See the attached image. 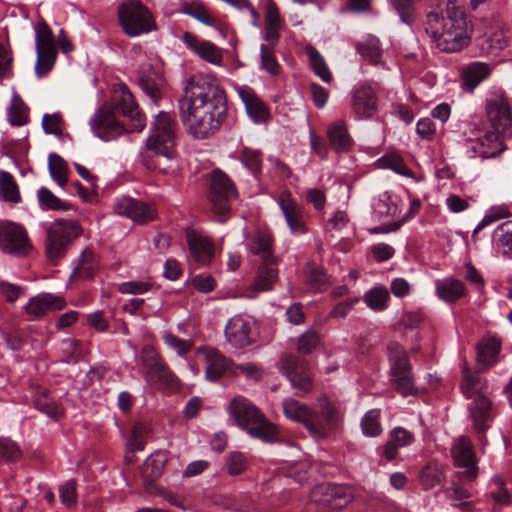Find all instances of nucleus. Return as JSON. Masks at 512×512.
I'll use <instances>...</instances> for the list:
<instances>
[{
	"label": "nucleus",
	"mask_w": 512,
	"mask_h": 512,
	"mask_svg": "<svg viewBox=\"0 0 512 512\" xmlns=\"http://www.w3.org/2000/svg\"><path fill=\"white\" fill-rule=\"evenodd\" d=\"M487 115L495 131L512 136V113L508 101L503 96H495L487 101Z\"/></svg>",
	"instance_id": "14"
},
{
	"label": "nucleus",
	"mask_w": 512,
	"mask_h": 512,
	"mask_svg": "<svg viewBox=\"0 0 512 512\" xmlns=\"http://www.w3.org/2000/svg\"><path fill=\"white\" fill-rule=\"evenodd\" d=\"M182 12L207 26L213 25V20L209 11L198 1L183 4Z\"/></svg>",
	"instance_id": "48"
},
{
	"label": "nucleus",
	"mask_w": 512,
	"mask_h": 512,
	"mask_svg": "<svg viewBox=\"0 0 512 512\" xmlns=\"http://www.w3.org/2000/svg\"><path fill=\"white\" fill-rule=\"evenodd\" d=\"M452 457L455 465L465 468V477L472 480L477 475L475 466V453L471 441L467 437H459L455 440L452 449Z\"/></svg>",
	"instance_id": "21"
},
{
	"label": "nucleus",
	"mask_w": 512,
	"mask_h": 512,
	"mask_svg": "<svg viewBox=\"0 0 512 512\" xmlns=\"http://www.w3.org/2000/svg\"><path fill=\"white\" fill-rule=\"evenodd\" d=\"M501 344L495 338H486L477 345V361L478 364L487 369L493 366L497 361Z\"/></svg>",
	"instance_id": "33"
},
{
	"label": "nucleus",
	"mask_w": 512,
	"mask_h": 512,
	"mask_svg": "<svg viewBox=\"0 0 512 512\" xmlns=\"http://www.w3.org/2000/svg\"><path fill=\"white\" fill-rule=\"evenodd\" d=\"M152 288L150 281H127L119 284L118 291L122 294L141 295Z\"/></svg>",
	"instance_id": "60"
},
{
	"label": "nucleus",
	"mask_w": 512,
	"mask_h": 512,
	"mask_svg": "<svg viewBox=\"0 0 512 512\" xmlns=\"http://www.w3.org/2000/svg\"><path fill=\"white\" fill-rule=\"evenodd\" d=\"M8 120L12 125L23 126L28 122V108L18 94H14L8 108Z\"/></svg>",
	"instance_id": "46"
},
{
	"label": "nucleus",
	"mask_w": 512,
	"mask_h": 512,
	"mask_svg": "<svg viewBox=\"0 0 512 512\" xmlns=\"http://www.w3.org/2000/svg\"><path fill=\"white\" fill-rule=\"evenodd\" d=\"M260 59H261V69L265 70L272 76H276L281 71V66L278 63L273 51L262 44L260 46Z\"/></svg>",
	"instance_id": "53"
},
{
	"label": "nucleus",
	"mask_w": 512,
	"mask_h": 512,
	"mask_svg": "<svg viewBox=\"0 0 512 512\" xmlns=\"http://www.w3.org/2000/svg\"><path fill=\"white\" fill-rule=\"evenodd\" d=\"M435 286L438 297L446 302L457 301L465 291L463 283L454 278L437 280Z\"/></svg>",
	"instance_id": "36"
},
{
	"label": "nucleus",
	"mask_w": 512,
	"mask_h": 512,
	"mask_svg": "<svg viewBox=\"0 0 512 512\" xmlns=\"http://www.w3.org/2000/svg\"><path fill=\"white\" fill-rule=\"evenodd\" d=\"M181 40L188 50L196 54L202 60L216 66L222 64V51L214 43L201 39L190 32H184Z\"/></svg>",
	"instance_id": "18"
},
{
	"label": "nucleus",
	"mask_w": 512,
	"mask_h": 512,
	"mask_svg": "<svg viewBox=\"0 0 512 512\" xmlns=\"http://www.w3.org/2000/svg\"><path fill=\"white\" fill-rule=\"evenodd\" d=\"M413 441L412 434L404 428L397 427L391 432L390 440L384 445V456L388 461L396 458L398 448L409 445Z\"/></svg>",
	"instance_id": "37"
},
{
	"label": "nucleus",
	"mask_w": 512,
	"mask_h": 512,
	"mask_svg": "<svg viewBox=\"0 0 512 512\" xmlns=\"http://www.w3.org/2000/svg\"><path fill=\"white\" fill-rule=\"evenodd\" d=\"M240 160L255 176L261 170V155L259 151L245 148L241 152Z\"/></svg>",
	"instance_id": "56"
},
{
	"label": "nucleus",
	"mask_w": 512,
	"mask_h": 512,
	"mask_svg": "<svg viewBox=\"0 0 512 512\" xmlns=\"http://www.w3.org/2000/svg\"><path fill=\"white\" fill-rule=\"evenodd\" d=\"M59 496L63 505L68 508L74 507L77 503L76 481L68 480L59 488Z\"/></svg>",
	"instance_id": "59"
},
{
	"label": "nucleus",
	"mask_w": 512,
	"mask_h": 512,
	"mask_svg": "<svg viewBox=\"0 0 512 512\" xmlns=\"http://www.w3.org/2000/svg\"><path fill=\"white\" fill-rule=\"evenodd\" d=\"M328 138L331 147L337 152L348 150L352 144V139L343 121H337L328 128Z\"/></svg>",
	"instance_id": "39"
},
{
	"label": "nucleus",
	"mask_w": 512,
	"mask_h": 512,
	"mask_svg": "<svg viewBox=\"0 0 512 512\" xmlns=\"http://www.w3.org/2000/svg\"><path fill=\"white\" fill-rule=\"evenodd\" d=\"M96 270L95 255L92 250L85 249L74 267L70 281H79L91 279L94 276Z\"/></svg>",
	"instance_id": "34"
},
{
	"label": "nucleus",
	"mask_w": 512,
	"mask_h": 512,
	"mask_svg": "<svg viewBox=\"0 0 512 512\" xmlns=\"http://www.w3.org/2000/svg\"><path fill=\"white\" fill-rule=\"evenodd\" d=\"M197 356L205 363V377L215 382L226 372L230 374L233 363L219 350L212 347H201L196 351Z\"/></svg>",
	"instance_id": "15"
},
{
	"label": "nucleus",
	"mask_w": 512,
	"mask_h": 512,
	"mask_svg": "<svg viewBox=\"0 0 512 512\" xmlns=\"http://www.w3.org/2000/svg\"><path fill=\"white\" fill-rule=\"evenodd\" d=\"M389 292L384 286H376L364 294V302L374 311H383L388 307Z\"/></svg>",
	"instance_id": "44"
},
{
	"label": "nucleus",
	"mask_w": 512,
	"mask_h": 512,
	"mask_svg": "<svg viewBox=\"0 0 512 512\" xmlns=\"http://www.w3.org/2000/svg\"><path fill=\"white\" fill-rule=\"evenodd\" d=\"M491 70L488 64L483 62H474L463 69V85L468 91H472L484 79H486Z\"/></svg>",
	"instance_id": "35"
},
{
	"label": "nucleus",
	"mask_w": 512,
	"mask_h": 512,
	"mask_svg": "<svg viewBox=\"0 0 512 512\" xmlns=\"http://www.w3.org/2000/svg\"><path fill=\"white\" fill-rule=\"evenodd\" d=\"M380 411L377 409L369 410L361 421L362 431L367 436H378L381 433L379 424Z\"/></svg>",
	"instance_id": "55"
},
{
	"label": "nucleus",
	"mask_w": 512,
	"mask_h": 512,
	"mask_svg": "<svg viewBox=\"0 0 512 512\" xmlns=\"http://www.w3.org/2000/svg\"><path fill=\"white\" fill-rule=\"evenodd\" d=\"M498 245L503 255L512 258V221L500 224L496 229Z\"/></svg>",
	"instance_id": "49"
},
{
	"label": "nucleus",
	"mask_w": 512,
	"mask_h": 512,
	"mask_svg": "<svg viewBox=\"0 0 512 512\" xmlns=\"http://www.w3.org/2000/svg\"><path fill=\"white\" fill-rule=\"evenodd\" d=\"M283 369L295 389L302 393H307L311 390L312 377L308 364L304 360L288 356L283 361Z\"/></svg>",
	"instance_id": "20"
},
{
	"label": "nucleus",
	"mask_w": 512,
	"mask_h": 512,
	"mask_svg": "<svg viewBox=\"0 0 512 512\" xmlns=\"http://www.w3.org/2000/svg\"><path fill=\"white\" fill-rule=\"evenodd\" d=\"M183 126L195 139H207L221 127L226 113L224 90L215 80L196 75L188 81L178 100Z\"/></svg>",
	"instance_id": "1"
},
{
	"label": "nucleus",
	"mask_w": 512,
	"mask_h": 512,
	"mask_svg": "<svg viewBox=\"0 0 512 512\" xmlns=\"http://www.w3.org/2000/svg\"><path fill=\"white\" fill-rule=\"evenodd\" d=\"M250 251L261 258L262 263H274L276 261L273 256V236L272 233L266 230L257 231L251 242Z\"/></svg>",
	"instance_id": "31"
},
{
	"label": "nucleus",
	"mask_w": 512,
	"mask_h": 512,
	"mask_svg": "<svg viewBox=\"0 0 512 512\" xmlns=\"http://www.w3.org/2000/svg\"><path fill=\"white\" fill-rule=\"evenodd\" d=\"M319 491L321 498L318 501L331 509H342L353 499L351 489L341 485L323 484Z\"/></svg>",
	"instance_id": "24"
},
{
	"label": "nucleus",
	"mask_w": 512,
	"mask_h": 512,
	"mask_svg": "<svg viewBox=\"0 0 512 512\" xmlns=\"http://www.w3.org/2000/svg\"><path fill=\"white\" fill-rule=\"evenodd\" d=\"M276 265L277 261L274 263H262L253 284L255 291L264 292L272 289L278 279Z\"/></svg>",
	"instance_id": "40"
},
{
	"label": "nucleus",
	"mask_w": 512,
	"mask_h": 512,
	"mask_svg": "<svg viewBox=\"0 0 512 512\" xmlns=\"http://www.w3.org/2000/svg\"><path fill=\"white\" fill-rule=\"evenodd\" d=\"M189 250L196 262L201 265H208L214 256V245L211 239L198 231L187 233Z\"/></svg>",
	"instance_id": "23"
},
{
	"label": "nucleus",
	"mask_w": 512,
	"mask_h": 512,
	"mask_svg": "<svg viewBox=\"0 0 512 512\" xmlns=\"http://www.w3.org/2000/svg\"><path fill=\"white\" fill-rule=\"evenodd\" d=\"M278 203L291 232L304 233L306 228L303 221L302 207L292 199L289 193H283Z\"/></svg>",
	"instance_id": "25"
},
{
	"label": "nucleus",
	"mask_w": 512,
	"mask_h": 512,
	"mask_svg": "<svg viewBox=\"0 0 512 512\" xmlns=\"http://www.w3.org/2000/svg\"><path fill=\"white\" fill-rule=\"evenodd\" d=\"M33 246L23 225L3 221L0 223V250L6 254L21 257L27 255Z\"/></svg>",
	"instance_id": "12"
},
{
	"label": "nucleus",
	"mask_w": 512,
	"mask_h": 512,
	"mask_svg": "<svg viewBox=\"0 0 512 512\" xmlns=\"http://www.w3.org/2000/svg\"><path fill=\"white\" fill-rule=\"evenodd\" d=\"M237 93L244 103L247 114L255 123L267 120L269 116L268 109L251 88L240 87L237 89Z\"/></svg>",
	"instance_id": "27"
},
{
	"label": "nucleus",
	"mask_w": 512,
	"mask_h": 512,
	"mask_svg": "<svg viewBox=\"0 0 512 512\" xmlns=\"http://www.w3.org/2000/svg\"><path fill=\"white\" fill-rule=\"evenodd\" d=\"M387 350L392 387L404 397L415 394L414 374L405 349L399 343L391 342Z\"/></svg>",
	"instance_id": "5"
},
{
	"label": "nucleus",
	"mask_w": 512,
	"mask_h": 512,
	"mask_svg": "<svg viewBox=\"0 0 512 512\" xmlns=\"http://www.w3.org/2000/svg\"><path fill=\"white\" fill-rule=\"evenodd\" d=\"M142 363L145 367L146 378L169 389L180 386L178 377L169 369L156 350L151 346L142 349Z\"/></svg>",
	"instance_id": "13"
},
{
	"label": "nucleus",
	"mask_w": 512,
	"mask_h": 512,
	"mask_svg": "<svg viewBox=\"0 0 512 512\" xmlns=\"http://www.w3.org/2000/svg\"><path fill=\"white\" fill-rule=\"evenodd\" d=\"M253 327L254 321L251 317L236 315L229 319L226 324V339L235 348L246 347L254 341Z\"/></svg>",
	"instance_id": "16"
},
{
	"label": "nucleus",
	"mask_w": 512,
	"mask_h": 512,
	"mask_svg": "<svg viewBox=\"0 0 512 512\" xmlns=\"http://www.w3.org/2000/svg\"><path fill=\"white\" fill-rule=\"evenodd\" d=\"M504 135L499 131L491 130L475 139L468 140V149L472 157L492 158L504 150Z\"/></svg>",
	"instance_id": "17"
},
{
	"label": "nucleus",
	"mask_w": 512,
	"mask_h": 512,
	"mask_svg": "<svg viewBox=\"0 0 512 512\" xmlns=\"http://www.w3.org/2000/svg\"><path fill=\"white\" fill-rule=\"evenodd\" d=\"M425 32L442 52L453 53L469 44L470 36L463 9L453 1L444 10L431 11L426 16Z\"/></svg>",
	"instance_id": "3"
},
{
	"label": "nucleus",
	"mask_w": 512,
	"mask_h": 512,
	"mask_svg": "<svg viewBox=\"0 0 512 512\" xmlns=\"http://www.w3.org/2000/svg\"><path fill=\"white\" fill-rule=\"evenodd\" d=\"M353 110L359 118H371L376 114V96L370 87L362 86L354 92Z\"/></svg>",
	"instance_id": "30"
},
{
	"label": "nucleus",
	"mask_w": 512,
	"mask_h": 512,
	"mask_svg": "<svg viewBox=\"0 0 512 512\" xmlns=\"http://www.w3.org/2000/svg\"><path fill=\"white\" fill-rule=\"evenodd\" d=\"M239 374L245 375L248 379L258 381L262 377L261 370L253 363H244L239 365H232L230 370L231 376H238Z\"/></svg>",
	"instance_id": "61"
},
{
	"label": "nucleus",
	"mask_w": 512,
	"mask_h": 512,
	"mask_svg": "<svg viewBox=\"0 0 512 512\" xmlns=\"http://www.w3.org/2000/svg\"><path fill=\"white\" fill-rule=\"evenodd\" d=\"M381 168L391 169L399 175L411 177L412 172L397 154L386 155L378 160Z\"/></svg>",
	"instance_id": "51"
},
{
	"label": "nucleus",
	"mask_w": 512,
	"mask_h": 512,
	"mask_svg": "<svg viewBox=\"0 0 512 512\" xmlns=\"http://www.w3.org/2000/svg\"><path fill=\"white\" fill-rule=\"evenodd\" d=\"M164 343L172 350H174L178 355H185L188 353L192 344L190 341L183 340L173 335L172 333L165 332L162 336Z\"/></svg>",
	"instance_id": "58"
},
{
	"label": "nucleus",
	"mask_w": 512,
	"mask_h": 512,
	"mask_svg": "<svg viewBox=\"0 0 512 512\" xmlns=\"http://www.w3.org/2000/svg\"><path fill=\"white\" fill-rule=\"evenodd\" d=\"M444 479L443 467L437 463L427 464L419 474V482L423 489L429 490L441 484Z\"/></svg>",
	"instance_id": "41"
},
{
	"label": "nucleus",
	"mask_w": 512,
	"mask_h": 512,
	"mask_svg": "<svg viewBox=\"0 0 512 512\" xmlns=\"http://www.w3.org/2000/svg\"><path fill=\"white\" fill-rule=\"evenodd\" d=\"M227 411L238 427L246 431L250 437L265 443L280 441L281 436L276 425L246 397L238 395L232 398Z\"/></svg>",
	"instance_id": "4"
},
{
	"label": "nucleus",
	"mask_w": 512,
	"mask_h": 512,
	"mask_svg": "<svg viewBox=\"0 0 512 512\" xmlns=\"http://www.w3.org/2000/svg\"><path fill=\"white\" fill-rule=\"evenodd\" d=\"M48 169L53 180L60 187H64L68 181L66 162L59 155L51 153L48 157Z\"/></svg>",
	"instance_id": "47"
},
{
	"label": "nucleus",
	"mask_w": 512,
	"mask_h": 512,
	"mask_svg": "<svg viewBox=\"0 0 512 512\" xmlns=\"http://www.w3.org/2000/svg\"><path fill=\"white\" fill-rule=\"evenodd\" d=\"M35 43L37 54L35 72L41 77L53 68L57 56L54 35L43 21L38 22L35 26Z\"/></svg>",
	"instance_id": "10"
},
{
	"label": "nucleus",
	"mask_w": 512,
	"mask_h": 512,
	"mask_svg": "<svg viewBox=\"0 0 512 512\" xmlns=\"http://www.w3.org/2000/svg\"><path fill=\"white\" fill-rule=\"evenodd\" d=\"M35 407L51 418H57L61 415L62 410L56 402L50 398L47 392H43L34 400Z\"/></svg>",
	"instance_id": "52"
},
{
	"label": "nucleus",
	"mask_w": 512,
	"mask_h": 512,
	"mask_svg": "<svg viewBox=\"0 0 512 512\" xmlns=\"http://www.w3.org/2000/svg\"><path fill=\"white\" fill-rule=\"evenodd\" d=\"M487 383L478 373L471 372L466 364L463 366V379L461 382V390L467 399L473 400L478 396H485L483 391L486 389Z\"/></svg>",
	"instance_id": "32"
},
{
	"label": "nucleus",
	"mask_w": 512,
	"mask_h": 512,
	"mask_svg": "<svg viewBox=\"0 0 512 512\" xmlns=\"http://www.w3.org/2000/svg\"><path fill=\"white\" fill-rule=\"evenodd\" d=\"M138 81L143 92L152 101L157 102L162 97L163 77L150 64L143 65L139 70Z\"/></svg>",
	"instance_id": "26"
},
{
	"label": "nucleus",
	"mask_w": 512,
	"mask_h": 512,
	"mask_svg": "<svg viewBox=\"0 0 512 512\" xmlns=\"http://www.w3.org/2000/svg\"><path fill=\"white\" fill-rule=\"evenodd\" d=\"M319 336L314 331L303 333L298 340V351L303 354L311 353L319 344Z\"/></svg>",
	"instance_id": "62"
},
{
	"label": "nucleus",
	"mask_w": 512,
	"mask_h": 512,
	"mask_svg": "<svg viewBox=\"0 0 512 512\" xmlns=\"http://www.w3.org/2000/svg\"><path fill=\"white\" fill-rule=\"evenodd\" d=\"M42 126L47 134L61 135L62 133V119L57 113L45 114L42 119Z\"/></svg>",
	"instance_id": "63"
},
{
	"label": "nucleus",
	"mask_w": 512,
	"mask_h": 512,
	"mask_svg": "<svg viewBox=\"0 0 512 512\" xmlns=\"http://www.w3.org/2000/svg\"><path fill=\"white\" fill-rule=\"evenodd\" d=\"M40 208L43 210H64L66 204L56 197L48 188L41 187L37 192Z\"/></svg>",
	"instance_id": "50"
},
{
	"label": "nucleus",
	"mask_w": 512,
	"mask_h": 512,
	"mask_svg": "<svg viewBox=\"0 0 512 512\" xmlns=\"http://www.w3.org/2000/svg\"><path fill=\"white\" fill-rule=\"evenodd\" d=\"M115 106L103 105L90 120L94 134L103 141L116 139L126 132H140L145 127L133 95L125 85L120 86Z\"/></svg>",
	"instance_id": "2"
},
{
	"label": "nucleus",
	"mask_w": 512,
	"mask_h": 512,
	"mask_svg": "<svg viewBox=\"0 0 512 512\" xmlns=\"http://www.w3.org/2000/svg\"><path fill=\"white\" fill-rule=\"evenodd\" d=\"M237 195L236 189L221 171H214L211 175L210 201L214 213L219 216V222L226 221L225 215L230 211V201Z\"/></svg>",
	"instance_id": "11"
},
{
	"label": "nucleus",
	"mask_w": 512,
	"mask_h": 512,
	"mask_svg": "<svg viewBox=\"0 0 512 512\" xmlns=\"http://www.w3.org/2000/svg\"><path fill=\"white\" fill-rule=\"evenodd\" d=\"M282 406L283 413L286 416V418L296 422H300L304 426H306L311 408L292 398L285 399L283 401Z\"/></svg>",
	"instance_id": "42"
},
{
	"label": "nucleus",
	"mask_w": 512,
	"mask_h": 512,
	"mask_svg": "<svg viewBox=\"0 0 512 512\" xmlns=\"http://www.w3.org/2000/svg\"><path fill=\"white\" fill-rule=\"evenodd\" d=\"M0 192L6 202L17 204L21 201L19 187L7 171H0Z\"/></svg>",
	"instance_id": "43"
},
{
	"label": "nucleus",
	"mask_w": 512,
	"mask_h": 512,
	"mask_svg": "<svg viewBox=\"0 0 512 512\" xmlns=\"http://www.w3.org/2000/svg\"><path fill=\"white\" fill-rule=\"evenodd\" d=\"M174 126L169 113L160 112L154 123L152 133L147 139V147L155 154L171 159L174 156Z\"/></svg>",
	"instance_id": "8"
},
{
	"label": "nucleus",
	"mask_w": 512,
	"mask_h": 512,
	"mask_svg": "<svg viewBox=\"0 0 512 512\" xmlns=\"http://www.w3.org/2000/svg\"><path fill=\"white\" fill-rule=\"evenodd\" d=\"M356 50L367 62L377 65L382 62L383 49L377 37L369 35L356 44Z\"/></svg>",
	"instance_id": "38"
},
{
	"label": "nucleus",
	"mask_w": 512,
	"mask_h": 512,
	"mask_svg": "<svg viewBox=\"0 0 512 512\" xmlns=\"http://www.w3.org/2000/svg\"><path fill=\"white\" fill-rule=\"evenodd\" d=\"M283 27L279 10L274 1L268 0L265 6V27L263 38L274 47L280 39V30Z\"/></svg>",
	"instance_id": "29"
},
{
	"label": "nucleus",
	"mask_w": 512,
	"mask_h": 512,
	"mask_svg": "<svg viewBox=\"0 0 512 512\" xmlns=\"http://www.w3.org/2000/svg\"><path fill=\"white\" fill-rule=\"evenodd\" d=\"M121 27L126 35L136 37L157 29L150 10L139 0H128L118 8Z\"/></svg>",
	"instance_id": "6"
},
{
	"label": "nucleus",
	"mask_w": 512,
	"mask_h": 512,
	"mask_svg": "<svg viewBox=\"0 0 512 512\" xmlns=\"http://www.w3.org/2000/svg\"><path fill=\"white\" fill-rule=\"evenodd\" d=\"M248 466L246 456L241 452H231L227 459L228 472L232 476L243 473Z\"/></svg>",
	"instance_id": "57"
},
{
	"label": "nucleus",
	"mask_w": 512,
	"mask_h": 512,
	"mask_svg": "<svg viewBox=\"0 0 512 512\" xmlns=\"http://www.w3.org/2000/svg\"><path fill=\"white\" fill-rule=\"evenodd\" d=\"M340 414L334 404L325 396L319 398L318 409H311L306 429L315 438L326 437L338 424Z\"/></svg>",
	"instance_id": "9"
},
{
	"label": "nucleus",
	"mask_w": 512,
	"mask_h": 512,
	"mask_svg": "<svg viewBox=\"0 0 512 512\" xmlns=\"http://www.w3.org/2000/svg\"><path fill=\"white\" fill-rule=\"evenodd\" d=\"M114 211L120 216H126L137 223H145L155 218V209L144 202L133 198H118L114 204Z\"/></svg>",
	"instance_id": "19"
},
{
	"label": "nucleus",
	"mask_w": 512,
	"mask_h": 512,
	"mask_svg": "<svg viewBox=\"0 0 512 512\" xmlns=\"http://www.w3.org/2000/svg\"><path fill=\"white\" fill-rule=\"evenodd\" d=\"M492 403L486 396H478L469 404V412L473 421L474 429L478 432H485L492 421Z\"/></svg>",
	"instance_id": "28"
},
{
	"label": "nucleus",
	"mask_w": 512,
	"mask_h": 512,
	"mask_svg": "<svg viewBox=\"0 0 512 512\" xmlns=\"http://www.w3.org/2000/svg\"><path fill=\"white\" fill-rule=\"evenodd\" d=\"M66 302L58 296L50 293H41L32 297L25 306L26 313L32 320L39 319L53 310H61Z\"/></svg>",
	"instance_id": "22"
},
{
	"label": "nucleus",
	"mask_w": 512,
	"mask_h": 512,
	"mask_svg": "<svg viewBox=\"0 0 512 512\" xmlns=\"http://www.w3.org/2000/svg\"><path fill=\"white\" fill-rule=\"evenodd\" d=\"M306 54L314 73L325 83H331L332 74L323 56L312 46L306 48Z\"/></svg>",
	"instance_id": "45"
},
{
	"label": "nucleus",
	"mask_w": 512,
	"mask_h": 512,
	"mask_svg": "<svg viewBox=\"0 0 512 512\" xmlns=\"http://www.w3.org/2000/svg\"><path fill=\"white\" fill-rule=\"evenodd\" d=\"M81 234V227L78 223L69 220H57L53 222L46 238V255L51 261L62 258L69 245Z\"/></svg>",
	"instance_id": "7"
},
{
	"label": "nucleus",
	"mask_w": 512,
	"mask_h": 512,
	"mask_svg": "<svg viewBox=\"0 0 512 512\" xmlns=\"http://www.w3.org/2000/svg\"><path fill=\"white\" fill-rule=\"evenodd\" d=\"M391 2L401 21L412 25L416 17L414 0H391Z\"/></svg>",
	"instance_id": "54"
},
{
	"label": "nucleus",
	"mask_w": 512,
	"mask_h": 512,
	"mask_svg": "<svg viewBox=\"0 0 512 512\" xmlns=\"http://www.w3.org/2000/svg\"><path fill=\"white\" fill-rule=\"evenodd\" d=\"M374 209L380 216H395L398 213L397 205L386 194L378 199L374 204Z\"/></svg>",
	"instance_id": "64"
}]
</instances>
